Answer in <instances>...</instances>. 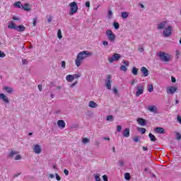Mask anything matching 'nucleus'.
Masks as SVG:
<instances>
[{"mask_svg":"<svg viewBox=\"0 0 181 181\" xmlns=\"http://www.w3.org/2000/svg\"><path fill=\"white\" fill-rule=\"evenodd\" d=\"M138 131L141 132V134H144L145 132H146V129L142 128V127H138Z\"/></svg>","mask_w":181,"mask_h":181,"instance_id":"2f4dec72","label":"nucleus"},{"mask_svg":"<svg viewBox=\"0 0 181 181\" xmlns=\"http://www.w3.org/2000/svg\"><path fill=\"white\" fill-rule=\"evenodd\" d=\"M175 134H176V138H177V141H180V139H181V134L177 132Z\"/></svg>","mask_w":181,"mask_h":181,"instance_id":"e433bc0d","label":"nucleus"},{"mask_svg":"<svg viewBox=\"0 0 181 181\" xmlns=\"http://www.w3.org/2000/svg\"><path fill=\"white\" fill-rule=\"evenodd\" d=\"M132 86H134V84H135V83H136V80H132L131 82Z\"/></svg>","mask_w":181,"mask_h":181,"instance_id":"e2e57ef3","label":"nucleus"},{"mask_svg":"<svg viewBox=\"0 0 181 181\" xmlns=\"http://www.w3.org/2000/svg\"><path fill=\"white\" fill-rule=\"evenodd\" d=\"M89 107L90 108H96V107H98V105L95 103V102L90 100L89 102Z\"/></svg>","mask_w":181,"mask_h":181,"instance_id":"4be33fe9","label":"nucleus"},{"mask_svg":"<svg viewBox=\"0 0 181 181\" xmlns=\"http://www.w3.org/2000/svg\"><path fill=\"white\" fill-rule=\"evenodd\" d=\"M57 36L59 39H62V37H63V36L62 35V30H58Z\"/></svg>","mask_w":181,"mask_h":181,"instance_id":"f704fd0d","label":"nucleus"},{"mask_svg":"<svg viewBox=\"0 0 181 181\" xmlns=\"http://www.w3.org/2000/svg\"><path fill=\"white\" fill-rule=\"evenodd\" d=\"M121 59V55L119 54H114L112 57L108 58L110 63H113L114 62H118Z\"/></svg>","mask_w":181,"mask_h":181,"instance_id":"0eeeda50","label":"nucleus"},{"mask_svg":"<svg viewBox=\"0 0 181 181\" xmlns=\"http://www.w3.org/2000/svg\"><path fill=\"white\" fill-rule=\"evenodd\" d=\"M118 163H119V166H124V161L119 160V161L118 162Z\"/></svg>","mask_w":181,"mask_h":181,"instance_id":"6e6d98bb","label":"nucleus"},{"mask_svg":"<svg viewBox=\"0 0 181 181\" xmlns=\"http://www.w3.org/2000/svg\"><path fill=\"white\" fill-rule=\"evenodd\" d=\"M22 9H23V11H25L26 12H30L31 9L29 7V4H24V6H23Z\"/></svg>","mask_w":181,"mask_h":181,"instance_id":"aec40b11","label":"nucleus"},{"mask_svg":"<svg viewBox=\"0 0 181 181\" xmlns=\"http://www.w3.org/2000/svg\"><path fill=\"white\" fill-rule=\"evenodd\" d=\"M4 90H5V91H6V93H8V94H11L12 91H13V89H12V88L10 87H4Z\"/></svg>","mask_w":181,"mask_h":181,"instance_id":"bb28decb","label":"nucleus"},{"mask_svg":"<svg viewBox=\"0 0 181 181\" xmlns=\"http://www.w3.org/2000/svg\"><path fill=\"white\" fill-rule=\"evenodd\" d=\"M66 80L68 81V83H71V81H73V80H74V75H67L66 76Z\"/></svg>","mask_w":181,"mask_h":181,"instance_id":"412c9836","label":"nucleus"},{"mask_svg":"<svg viewBox=\"0 0 181 181\" xmlns=\"http://www.w3.org/2000/svg\"><path fill=\"white\" fill-rule=\"evenodd\" d=\"M148 93H152L153 91V85L149 84L148 86Z\"/></svg>","mask_w":181,"mask_h":181,"instance_id":"7c9ffc66","label":"nucleus"},{"mask_svg":"<svg viewBox=\"0 0 181 181\" xmlns=\"http://www.w3.org/2000/svg\"><path fill=\"white\" fill-rule=\"evenodd\" d=\"M113 26H114L115 29H119V23H117V22H115L113 23Z\"/></svg>","mask_w":181,"mask_h":181,"instance_id":"72a5a7b5","label":"nucleus"},{"mask_svg":"<svg viewBox=\"0 0 181 181\" xmlns=\"http://www.w3.org/2000/svg\"><path fill=\"white\" fill-rule=\"evenodd\" d=\"M141 137L139 136H136L133 138V141L136 143L141 142Z\"/></svg>","mask_w":181,"mask_h":181,"instance_id":"c756f323","label":"nucleus"},{"mask_svg":"<svg viewBox=\"0 0 181 181\" xmlns=\"http://www.w3.org/2000/svg\"><path fill=\"white\" fill-rule=\"evenodd\" d=\"M70 11L69 15L71 16L74 15V13H77V11H78V6L76 1H73L69 4Z\"/></svg>","mask_w":181,"mask_h":181,"instance_id":"7ed1b4c3","label":"nucleus"},{"mask_svg":"<svg viewBox=\"0 0 181 181\" xmlns=\"http://www.w3.org/2000/svg\"><path fill=\"white\" fill-rule=\"evenodd\" d=\"M177 119L178 122L181 124V117H180V116H177Z\"/></svg>","mask_w":181,"mask_h":181,"instance_id":"052dcab7","label":"nucleus"},{"mask_svg":"<svg viewBox=\"0 0 181 181\" xmlns=\"http://www.w3.org/2000/svg\"><path fill=\"white\" fill-rule=\"evenodd\" d=\"M141 73H143L144 77H148V75L149 74L148 73V69H146V67L142 66L141 69Z\"/></svg>","mask_w":181,"mask_h":181,"instance_id":"f3484780","label":"nucleus"},{"mask_svg":"<svg viewBox=\"0 0 181 181\" xmlns=\"http://www.w3.org/2000/svg\"><path fill=\"white\" fill-rule=\"evenodd\" d=\"M56 179H57V180H58V181L62 180V178H61L57 174H56Z\"/></svg>","mask_w":181,"mask_h":181,"instance_id":"13d9d810","label":"nucleus"},{"mask_svg":"<svg viewBox=\"0 0 181 181\" xmlns=\"http://www.w3.org/2000/svg\"><path fill=\"white\" fill-rule=\"evenodd\" d=\"M177 91V87L176 86H169L167 88V93L168 94H175Z\"/></svg>","mask_w":181,"mask_h":181,"instance_id":"1a4fd4ad","label":"nucleus"},{"mask_svg":"<svg viewBox=\"0 0 181 181\" xmlns=\"http://www.w3.org/2000/svg\"><path fill=\"white\" fill-rule=\"evenodd\" d=\"M137 122L141 125V127H145L146 125V120L142 117L137 118Z\"/></svg>","mask_w":181,"mask_h":181,"instance_id":"9b49d317","label":"nucleus"},{"mask_svg":"<svg viewBox=\"0 0 181 181\" xmlns=\"http://www.w3.org/2000/svg\"><path fill=\"white\" fill-rule=\"evenodd\" d=\"M62 67H63V69H66V62L63 61L62 62Z\"/></svg>","mask_w":181,"mask_h":181,"instance_id":"3c124183","label":"nucleus"},{"mask_svg":"<svg viewBox=\"0 0 181 181\" xmlns=\"http://www.w3.org/2000/svg\"><path fill=\"white\" fill-rule=\"evenodd\" d=\"M132 73L134 76H138V69L136 67H133Z\"/></svg>","mask_w":181,"mask_h":181,"instance_id":"cd10ccee","label":"nucleus"},{"mask_svg":"<svg viewBox=\"0 0 181 181\" xmlns=\"http://www.w3.org/2000/svg\"><path fill=\"white\" fill-rule=\"evenodd\" d=\"M22 159V156H21V155H17L15 157V160H21Z\"/></svg>","mask_w":181,"mask_h":181,"instance_id":"37998d69","label":"nucleus"},{"mask_svg":"<svg viewBox=\"0 0 181 181\" xmlns=\"http://www.w3.org/2000/svg\"><path fill=\"white\" fill-rule=\"evenodd\" d=\"M120 70H122V71H127V66L125 65H122L120 66Z\"/></svg>","mask_w":181,"mask_h":181,"instance_id":"ea45409f","label":"nucleus"},{"mask_svg":"<svg viewBox=\"0 0 181 181\" xmlns=\"http://www.w3.org/2000/svg\"><path fill=\"white\" fill-rule=\"evenodd\" d=\"M163 35L165 37H168L172 35V26L165 28L163 30Z\"/></svg>","mask_w":181,"mask_h":181,"instance_id":"6e6552de","label":"nucleus"},{"mask_svg":"<svg viewBox=\"0 0 181 181\" xmlns=\"http://www.w3.org/2000/svg\"><path fill=\"white\" fill-rule=\"evenodd\" d=\"M113 92L115 94H118V89L117 88H113Z\"/></svg>","mask_w":181,"mask_h":181,"instance_id":"8fccbe9b","label":"nucleus"},{"mask_svg":"<svg viewBox=\"0 0 181 181\" xmlns=\"http://www.w3.org/2000/svg\"><path fill=\"white\" fill-rule=\"evenodd\" d=\"M143 151H148V147L143 146Z\"/></svg>","mask_w":181,"mask_h":181,"instance_id":"774afa93","label":"nucleus"},{"mask_svg":"<svg viewBox=\"0 0 181 181\" xmlns=\"http://www.w3.org/2000/svg\"><path fill=\"white\" fill-rule=\"evenodd\" d=\"M103 179L104 181H108V177L107 176V175H104L103 176Z\"/></svg>","mask_w":181,"mask_h":181,"instance_id":"de8ad7c7","label":"nucleus"},{"mask_svg":"<svg viewBox=\"0 0 181 181\" xmlns=\"http://www.w3.org/2000/svg\"><path fill=\"white\" fill-rule=\"evenodd\" d=\"M85 6H86V8H90V2L86 1V4H85Z\"/></svg>","mask_w":181,"mask_h":181,"instance_id":"5fc2aeb1","label":"nucleus"},{"mask_svg":"<svg viewBox=\"0 0 181 181\" xmlns=\"http://www.w3.org/2000/svg\"><path fill=\"white\" fill-rule=\"evenodd\" d=\"M148 136L152 142H155L156 141V137L155 135L152 134V133H149Z\"/></svg>","mask_w":181,"mask_h":181,"instance_id":"393cba45","label":"nucleus"},{"mask_svg":"<svg viewBox=\"0 0 181 181\" xmlns=\"http://www.w3.org/2000/svg\"><path fill=\"white\" fill-rule=\"evenodd\" d=\"M114 119V117L112 115H109L107 117V121H112Z\"/></svg>","mask_w":181,"mask_h":181,"instance_id":"a19ab883","label":"nucleus"},{"mask_svg":"<svg viewBox=\"0 0 181 181\" xmlns=\"http://www.w3.org/2000/svg\"><path fill=\"white\" fill-rule=\"evenodd\" d=\"M107 17L109 18V19H111V18H112V11L111 10L108 11Z\"/></svg>","mask_w":181,"mask_h":181,"instance_id":"c9c22d12","label":"nucleus"},{"mask_svg":"<svg viewBox=\"0 0 181 181\" xmlns=\"http://www.w3.org/2000/svg\"><path fill=\"white\" fill-rule=\"evenodd\" d=\"M136 97H139V95H142L144 94V85L139 84L136 88Z\"/></svg>","mask_w":181,"mask_h":181,"instance_id":"39448f33","label":"nucleus"},{"mask_svg":"<svg viewBox=\"0 0 181 181\" xmlns=\"http://www.w3.org/2000/svg\"><path fill=\"white\" fill-rule=\"evenodd\" d=\"M124 178L126 179V180H131V174H129V173H126L124 174Z\"/></svg>","mask_w":181,"mask_h":181,"instance_id":"473e14b6","label":"nucleus"},{"mask_svg":"<svg viewBox=\"0 0 181 181\" xmlns=\"http://www.w3.org/2000/svg\"><path fill=\"white\" fill-rule=\"evenodd\" d=\"M6 54L0 50V57H5Z\"/></svg>","mask_w":181,"mask_h":181,"instance_id":"09e8293b","label":"nucleus"},{"mask_svg":"<svg viewBox=\"0 0 181 181\" xmlns=\"http://www.w3.org/2000/svg\"><path fill=\"white\" fill-rule=\"evenodd\" d=\"M23 64H28V61L26 59H23Z\"/></svg>","mask_w":181,"mask_h":181,"instance_id":"69168bd1","label":"nucleus"},{"mask_svg":"<svg viewBox=\"0 0 181 181\" xmlns=\"http://www.w3.org/2000/svg\"><path fill=\"white\" fill-rule=\"evenodd\" d=\"M128 16H129V13L127 11L122 12V18H123V19H127Z\"/></svg>","mask_w":181,"mask_h":181,"instance_id":"a878e982","label":"nucleus"},{"mask_svg":"<svg viewBox=\"0 0 181 181\" xmlns=\"http://www.w3.org/2000/svg\"><path fill=\"white\" fill-rule=\"evenodd\" d=\"M171 81H172V83H176V78H175V77H171Z\"/></svg>","mask_w":181,"mask_h":181,"instance_id":"4d7b16f0","label":"nucleus"},{"mask_svg":"<svg viewBox=\"0 0 181 181\" xmlns=\"http://www.w3.org/2000/svg\"><path fill=\"white\" fill-rule=\"evenodd\" d=\"M16 30H17L18 32H25V30H26V27L23 25H21L18 26L17 25Z\"/></svg>","mask_w":181,"mask_h":181,"instance_id":"2eb2a0df","label":"nucleus"},{"mask_svg":"<svg viewBox=\"0 0 181 181\" xmlns=\"http://www.w3.org/2000/svg\"><path fill=\"white\" fill-rule=\"evenodd\" d=\"M33 151L35 153H37V155H39L42 153V147L39 144H35L33 146Z\"/></svg>","mask_w":181,"mask_h":181,"instance_id":"9d476101","label":"nucleus"},{"mask_svg":"<svg viewBox=\"0 0 181 181\" xmlns=\"http://www.w3.org/2000/svg\"><path fill=\"white\" fill-rule=\"evenodd\" d=\"M0 98L4 101V103H6V104L9 103V99H8V97L5 95L4 93H0Z\"/></svg>","mask_w":181,"mask_h":181,"instance_id":"f8f14e48","label":"nucleus"},{"mask_svg":"<svg viewBox=\"0 0 181 181\" xmlns=\"http://www.w3.org/2000/svg\"><path fill=\"white\" fill-rule=\"evenodd\" d=\"M90 56H93V52L82 51L78 53L76 59H75V63L77 67H80L83 63V60H84V59H87V57H90Z\"/></svg>","mask_w":181,"mask_h":181,"instance_id":"f257e3e1","label":"nucleus"},{"mask_svg":"<svg viewBox=\"0 0 181 181\" xmlns=\"http://www.w3.org/2000/svg\"><path fill=\"white\" fill-rule=\"evenodd\" d=\"M83 144H87V142H90V139L84 138L82 140Z\"/></svg>","mask_w":181,"mask_h":181,"instance_id":"79ce46f5","label":"nucleus"},{"mask_svg":"<svg viewBox=\"0 0 181 181\" xmlns=\"http://www.w3.org/2000/svg\"><path fill=\"white\" fill-rule=\"evenodd\" d=\"M49 179H54V175L49 174Z\"/></svg>","mask_w":181,"mask_h":181,"instance_id":"680f3d73","label":"nucleus"},{"mask_svg":"<svg viewBox=\"0 0 181 181\" xmlns=\"http://www.w3.org/2000/svg\"><path fill=\"white\" fill-rule=\"evenodd\" d=\"M37 22V17H35V18H33V26H36Z\"/></svg>","mask_w":181,"mask_h":181,"instance_id":"4c0bfd02","label":"nucleus"},{"mask_svg":"<svg viewBox=\"0 0 181 181\" xmlns=\"http://www.w3.org/2000/svg\"><path fill=\"white\" fill-rule=\"evenodd\" d=\"M8 29H14L15 30H16L17 25L16 24H15V23L11 22L8 23Z\"/></svg>","mask_w":181,"mask_h":181,"instance_id":"6ab92c4d","label":"nucleus"},{"mask_svg":"<svg viewBox=\"0 0 181 181\" xmlns=\"http://www.w3.org/2000/svg\"><path fill=\"white\" fill-rule=\"evenodd\" d=\"M14 6L16 8H19L20 9H22L23 8V5H22V3L21 1H17L14 4Z\"/></svg>","mask_w":181,"mask_h":181,"instance_id":"5701e85b","label":"nucleus"},{"mask_svg":"<svg viewBox=\"0 0 181 181\" xmlns=\"http://www.w3.org/2000/svg\"><path fill=\"white\" fill-rule=\"evenodd\" d=\"M123 64L126 66H129V61H127V60H124L123 61Z\"/></svg>","mask_w":181,"mask_h":181,"instance_id":"c03bdc74","label":"nucleus"},{"mask_svg":"<svg viewBox=\"0 0 181 181\" xmlns=\"http://www.w3.org/2000/svg\"><path fill=\"white\" fill-rule=\"evenodd\" d=\"M102 43L103 46H108V41H103Z\"/></svg>","mask_w":181,"mask_h":181,"instance_id":"603ef678","label":"nucleus"},{"mask_svg":"<svg viewBox=\"0 0 181 181\" xmlns=\"http://www.w3.org/2000/svg\"><path fill=\"white\" fill-rule=\"evenodd\" d=\"M112 78V76L111 75L107 76V79L105 82V84L107 90H111V83H112V81H111Z\"/></svg>","mask_w":181,"mask_h":181,"instance_id":"423d86ee","label":"nucleus"},{"mask_svg":"<svg viewBox=\"0 0 181 181\" xmlns=\"http://www.w3.org/2000/svg\"><path fill=\"white\" fill-rule=\"evenodd\" d=\"M76 84H77V81H76L75 83L71 84L70 87L73 88V87H74V86H76Z\"/></svg>","mask_w":181,"mask_h":181,"instance_id":"0e129e2a","label":"nucleus"},{"mask_svg":"<svg viewBox=\"0 0 181 181\" xmlns=\"http://www.w3.org/2000/svg\"><path fill=\"white\" fill-rule=\"evenodd\" d=\"M154 132L157 134H165V129L162 127H156L154 129Z\"/></svg>","mask_w":181,"mask_h":181,"instance_id":"dca6fc26","label":"nucleus"},{"mask_svg":"<svg viewBox=\"0 0 181 181\" xmlns=\"http://www.w3.org/2000/svg\"><path fill=\"white\" fill-rule=\"evenodd\" d=\"M18 151H11L9 154L8 156L9 158H13V156H15V155H18Z\"/></svg>","mask_w":181,"mask_h":181,"instance_id":"c85d7f7f","label":"nucleus"},{"mask_svg":"<svg viewBox=\"0 0 181 181\" xmlns=\"http://www.w3.org/2000/svg\"><path fill=\"white\" fill-rule=\"evenodd\" d=\"M64 175H66L67 176L69 175V170L67 169H65L64 170Z\"/></svg>","mask_w":181,"mask_h":181,"instance_id":"bf43d9fd","label":"nucleus"},{"mask_svg":"<svg viewBox=\"0 0 181 181\" xmlns=\"http://www.w3.org/2000/svg\"><path fill=\"white\" fill-rule=\"evenodd\" d=\"M95 181H101V178H100V174H97L95 175Z\"/></svg>","mask_w":181,"mask_h":181,"instance_id":"58836bf2","label":"nucleus"},{"mask_svg":"<svg viewBox=\"0 0 181 181\" xmlns=\"http://www.w3.org/2000/svg\"><path fill=\"white\" fill-rule=\"evenodd\" d=\"M57 125L59 128H61V129H63V128L66 127V122H64V120H58Z\"/></svg>","mask_w":181,"mask_h":181,"instance_id":"ddd939ff","label":"nucleus"},{"mask_svg":"<svg viewBox=\"0 0 181 181\" xmlns=\"http://www.w3.org/2000/svg\"><path fill=\"white\" fill-rule=\"evenodd\" d=\"M73 76H74V78H80V77H81L80 74H74Z\"/></svg>","mask_w":181,"mask_h":181,"instance_id":"a18cd8bd","label":"nucleus"},{"mask_svg":"<svg viewBox=\"0 0 181 181\" xmlns=\"http://www.w3.org/2000/svg\"><path fill=\"white\" fill-rule=\"evenodd\" d=\"M106 36L110 42H114L115 40V34H114L111 30H107L106 31Z\"/></svg>","mask_w":181,"mask_h":181,"instance_id":"20e7f679","label":"nucleus"},{"mask_svg":"<svg viewBox=\"0 0 181 181\" xmlns=\"http://www.w3.org/2000/svg\"><path fill=\"white\" fill-rule=\"evenodd\" d=\"M158 56L161 62H164V63H169L170 62V59H172V55L163 52H159Z\"/></svg>","mask_w":181,"mask_h":181,"instance_id":"f03ea898","label":"nucleus"},{"mask_svg":"<svg viewBox=\"0 0 181 181\" xmlns=\"http://www.w3.org/2000/svg\"><path fill=\"white\" fill-rule=\"evenodd\" d=\"M165 25H166V22L165 21L162 22L158 25V29H159V30L163 29Z\"/></svg>","mask_w":181,"mask_h":181,"instance_id":"b1692460","label":"nucleus"},{"mask_svg":"<svg viewBox=\"0 0 181 181\" xmlns=\"http://www.w3.org/2000/svg\"><path fill=\"white\" fill-rule=\"evenodd\" d=\"M148 111H150V112H153L154 114H156V112H158V109L155 105L148 106Z\"/></svg>","mask_w":181,"mask_h":181,"instance_id":"4468645a","label":"nucleus"},{"mask_svg":"<svg viewBox=\"0 0 181 181\" xmlns=\"http://www.w3.org/2000/svg\"><path fill=\"white\" fill-rule=\"evenodd\" d=\"M123 136L124 138H129V129L127 128L123 131Z\"/></svg>","mask_w":181,"mask_h":181,"instance_id":"a211bd4d","label":"nucleus"},{"mask_svg":"<svg viewBox=\"0 0 181 181\" xmlns=\"http://www.w3.org/2000/svg\"><path fill=\"white\" fill-rule=\"evenodd\" d=\"M122 129V127H121V125H118L117 129V132H121Z\"/></svg>","mask_w":181,"mask_h":181,"instance_id":"49530a36","label":"nucleus"},{"mask_svg":"<svg viewBox=\"0 0 181 181\" xmlns=\"http://www.w3.org/2000/svg\"><path fill=\"white\" fill-rule=\"evenodd\" d=\"M139 52H141L142 53V52H144V48L143 47H139Z\"/></svg>","mask_w":181,"mask_h":181,"instance_id":"338daca9","label":"nucleus"},{"mask_svg":"<svg viewBox=\"0 0 181 181\" xmlns=\"http://www.w3.org/2000/svg\"><path fill=\"white\" fill-rule=\"evenodd\" d=\"M175 56L176 57H179V56H180V52H179V51H175Z\"/></svg>","mask_w":181,"mask_h":181,"instance_id":"864d4df0","label":"nucleus"}]
</instances>
